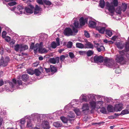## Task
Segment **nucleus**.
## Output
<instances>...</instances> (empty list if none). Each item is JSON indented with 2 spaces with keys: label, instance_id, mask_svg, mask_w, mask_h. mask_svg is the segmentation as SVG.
Instances as JSON below:
<instances>
[{
  "label": "nucleus",
  "instance_id": "f257e3e1",
  "mask_svg": "<svg viewBox=\"0 0 129 129\" xmlns=\"http://www.w3.org/2000/svg\"><path fill=\"white\" fill-rule=\"evenodd\" d=\"M104 64L106 66L113 69L117 68L115 70V72L117 74L120 73L121 72L120 70L118 68L119 66L114 60L112 59H105L104 60Z\"/></svg>",
  "mask_w": 129,
  "mask_h": 129
},
{
  "label": "nucleus",
  "instance_id": "f03ea898",
  "mask_svg": "<svg viewBox=\"0 0 129 129\" xmlns=\"http://www.w3.org/2000/svg\"><path fill=\"white\" fill-rule=\"evenodd\" d=\"M120 55H116L115 60L117 62L120 63H123L126 62V58L125 56L127 57L129 59V55L124 50H122L119 51Z\"/></svg>",
  "mask_w": 129,
  "mask_h": 129
},
{
  "label": "nucleus",
  "instance_id": "7ed1b4c3",
  "mask_svg": "<svg viewBox=\"0 0 129 129\" xmlns=\"http://www.w3.org/2000/svg\"><path fill=\"white\" fill-rule=\"evenodd\" d=\"M77 101L78 100H73L71 101L70 104H69L66 106L64 109L66 112H67V110H70L71 108L72 109L73 107L74 109H72L74 110L77 115H80L81 114V112L79 109L76 107L75 108L74 106V105L77 106V105H78V103H77Z\"/></svg>",
  "mask_w": 129,
  "mask_h": 129
},
{
  "label": "nucleus",
  "instance_id": "20e7f679",
  "mask_svg": "<svg viewBox=\"0 0 129 129\" xmlns=\"http://www.w3.org/2000/svg\"><path fill=\"white\" fill-rule=\"evenodd\" d=\"M12 82H10L9 84L12 88V90H10L11 92H12L16 89L21 88H22V82L21 80L18 79L17 80L14 78L12 80Z\"/></svg>",
  "mask_w": 129,
  "mask_h": 129
},
{
  "label": "nucleus",
  "instance_id": "39448f33",
  "mask_svg": "<svg viewBox=\"0 0 129 129\" xmlns=\"http://www.w3.org/2000/svg\"><path fill=\"white\" fill-rule=\"evenodd\" d=\"M104 102L102 100L96 101H91L90 102V108L91 109L90 112L92 113V110H94L95 108L99 109L104 106Z\"/></svg>",
  "mask_w": 129,
  "mask_h": 129
},
{
  "label": "nucleus",
  "instance_id": "423d86ee",
  "mask_svg": "<svg viewBox=\"0 0 129 129\" xmlns=\"http://www.w3.org/2000/svg\"><path fill=\"white\" fill-rule=\"evenodd\" d=\"M118 0H113V1L111 3L107 2L106 4V9L108 10L109 12L111 14V15L113 16V13L115 10L114 7H117L118 5Z\"/></svg>",
  "mask_w": 129,
  "mask_h": 129
},
{
  "label": "nucleus",
  "instance_id": "0eeeda50",
  "mask_svg": "<svg viewBox=\"0 0 129 129\" xmlns=\"http://www.w3.org/2000/svg\"><path fill=\"white\" fill-rule=\"evenodd\" d=\"M70 26L72 28L73 31L72 29L69 27H67L64 30V35L68 36H72L73 35V33H76L78 32L77 29L73 27L71 25Z\"/></svg>",
  "mask_w": 129,
  "mask_h": 129
},
{
  "label": "nucleus",
  "instance_id": "6e6552de",
  "mask_svg": "<svg viewBox=\"0 0 129 129\" xmlns=\"http://www.w3.org/2000/svg\"><path fill=\"white\" fill-rule=\"evenodd\" d=\"M98 26L96 27V29L99 32L102 34H103L106 30V28L107 25L104 23H101L98 22Z\"/></svg>",
  "mask_w": 129,
  "mask_h": 129
},
{
  "label": "nucleus",
  "instance_id": "1a4fd4ad",
  "mask_svg": "<svg viewBox=\"0 0 129 129\" xmlns=\"http://www.w3.org/2000/svg\"><path fill=\"white\" fill-rule=\"evenodd\" d=\"M82 112L85 115H87L89 112V107L88 104L87 103H85L83 104L82 107Z\"/></svg>",
  "mask_w": 129,
  "mask_h": 129
},
{
  "label": "nucleus",
  "instance_id": "9d476101",
  "mask_svg": "<svg viewBox=\"0 0 129 129\" xmlns=\"http://www.w3.org/2000/svg\"><path fill=\"white\" fill-rule=\"evenodd\" d=\"M9 60V58L8 57H6L5 59L2 57L0 60V66L4 67L6 66Z\"/></svg>",
  "mask_w": 129,
  "mask_h": 129
},
{
  "label": "nucleus",
  "instance_id": "9b49d317",
  "mask_svg": "<svg viewBox=\"0 0 129 129\" xmlns=\"http://www.w3.org/2000/svg\"><path fill=\"white\" fill-rule=\"evenodd\" d=\"M94 47L96 48L97 50L99 52L101 51H104L105 50V47L101 44L96 43L94 41Z\"/></svg>",
  "mask_w": 129,
  "mask_h": 129
},
{
  "label": "nucleus",
  "instance_id": "f8f14e48",
  "mask_svg": "<svg viewBox=\"0 0 129 129\" xmlns=\"http://www.w3.org/2000/svg\"><path fill=\"white\" fill-rule=\"evenodd\" d=\"M25 118L27 119V120H26V127L27 128L32 127L33 124L31 119V117L30 115H27L25 116Z\"/></svg>",
  "mask_w": 129,
  "mask_h": 129
},
{
  "label": "nucleus",
  "instance_id": "ddd939ff",
  "mask_svg": "<svg viewBox=\"0 0 129 129\" xmlns=\"http://www.w3.org/2000/svg\"><path fill=\"white\" fill-rule=\"evenodd\" d=\"M106 58L109 59L108 58H106L104 59L103 57L101 56L95 55L94 57V62L96 63L99 62H102Z\"/></svg>",
  "mask_w": 129,
  "mask_h": 129
},
{
  "label": "nucleus",
  "instance_id": "4468645a",
  "mask_svg": "<svg viewBox=\"0 0 129 129\" xmlns=\"http://www.w3.org/2000/svg\"><path fill=\"white\" fill-rule=\"evenodd\" d=\"M34 7L32 5H30L26 7L24 9L25 12L27 13L32 14L33 12Z\"/></svg>",
  "mask_w": 129,
  "mask_h": 129
},
{
  "label": "nucleus",
  "instance_id": "2eb2a0df",
  "mask_svg": "<svg viewBox=\"0 0 129 129\" xmlns=\"http://www.w3.org/2000/svg\"><path fill=\"white\" fill-rule=\"evenodd\" d=\"M31 118L35 122L40 118V114L36 113L32 114L31 116Z\"/></svg>",
  "mask_w": 129,
  "mask_h": 129
},
{
  "label": "nucleus",
  "instance_id": "dca6fc26",
  "mask_svg": "<svg viewBox=\"0 0 129 129\" xmlns=\"http://www.w3.org/2000/svg\"><path fill=\"white\" fill-rule=\"evenodd\" d=\"M95 94H90L87 95V97L88 98V100L89 101V107H90V102L91 101H95L96 100L95 97Z\"/></svg>",
  "mask_w": 129,
  "mask_h": 129
},
{
  "label": "nucleus",
  "instance_id": "f3484780",
  "mask_svg": "<svg viewBox=\"0 0 129 129\" xmlns=\"http://www.w3.org/2000/svg\"><path fill=\"white\" fill-rule=\"evenodd\" d=\"M123 105L121 103L115 104V110L116 112L120 111L123 108Z\"/></svg>",
  "mask_w": 129,
  "mask_h": 129
},
{
  "label": "nucleus",
  "instance_id": "a211bd4d",
  "mask_svg": "<svg viewBox=\"0 0 129 129\" xmlns=\"http://www.w3.org/2000/svg\"><path fill=\"white\" fill-rule=\"evenodd\" d=\"M87 95L85 94H82L79 98V100L80 102H87L88 100L87 99Z\"/></svg>",
  "mask_w": 129,
  "mask_h": 129
},
{
  "label": "nucleus",
  "instance_id": "6ab92c4d",
  "mask_svg": "<svg viewBox=\"0 0 129 129\" xmlns=\"http://www.w3.org/2000/svg\"><path fill=\"white\" fill-rule=\"evenodd\" d=\"M41 8L39 7L38 5H36L34 9V14H37L38 15H40L41 14Z\"/></svg>",
  "mask_w": 129,
  "mask_h": 129
},
{
  "label": "nucleus",
  "instance_id": "aec40b11",
  "mask_svg": "<svg viewBox=\"0 0 129 129\" xmlns=\"http://www.w3.org/2000/svg\"><path fill=\"white\" fill-rule=\"evenodd\" d=\"M59 58L57 57L55 58H50L49 59V62L55 64L56 63H58L59 62Z\"/></svg>",
  "mask_w": 129,
  "mask_h": 129
},
{
  "label": "nucleus",
  "instance_id": "412c9836",
  "mask_svg": "<svg viewBox=\"0 0 129 129\" xmlns=\"http://www.w3.org/2000/svg\"><path fill=\"white\" fill-rule=\"evenodd\" d=\"M18 10L17 12V14H22L24 13V9L23 6L20 5L18 6L17 8Z\"/></svg>",
  "mask_w": 129,
  "mask_h": 129
},
{
  "label": "nucleus",
  "instance_id": "4be33fe9",
  "mask_svg": "<svg viewBox=\"0 0 129 129\" xmlns=\"http://www.w3.org/2000/svg\"><path fill=\"white\" fill-rule=\"evenodd\" d=\"M84 48L93 49L94 46L93 44L91 42L88 41L86 42V43L84 44Z\"/></svg>",
  "mask_w": 129,
  "mask_h": 129
},
{
  "label": "nucleus",
  "instance_id": "5701e85b",
  "mask_svg": "<svg viewBox=\"0 0 129 129\" xmlns=\"http://www.w3.org/2000/svg\"><path fill=\"white\" fill-rule=\"evenodd\" d=\"M87 19L85 18L84 19L83 17H81L79 20L80 24L81 26L84 25L85 23L87 22Z\"/></svg>",
  "mask_w": 129,
  "mask_h": 129
},
{
  "label": "nucleus",
  "instance_id": "b1692460",
  "mask_svg": "<svg viewBox=\"0 0 129 129\" xmlns=\"http://www.w3.org/2000/svg\"><path fill=\"white\" fill-rule=\"evenodd\" d=\"M96 23L95 22L92 20H90L89 22L88 25L90 27L94 28L96 27Z\"/></svg>",
  "mask_w": 129,
  "mask_h": 129
},
{
  "label": "nucleus",
  "instance_id": "393cba45",
  "mask_svg": "<svg viewBox=\"0 0 129 129\" xmlns=\"http://www.w3.org/2000/svg\"><path fill=\"white\" fill-rule=\"evenodd\" d=\"M115 45L119 49H122L124 47V45L120 42H117L115 43Z\"/></svg>",
  "mask_w": 129,
  "mask_h": 129
},
{
  "label": "nucleus",
  "instance_id": "a878e982",
  "mask_svg": "<svg viewBox=\"0 0 129 129\" xmlns=\"http://www.w3.org/2000/svg\"><path fill=\"white\" fill-rule=\"evenodd\" d=\"M28 49L27 45L24 44H20V51L21 52L27 50Z\"/></svg>",
  "mask_w": 129,
  "mask_h": 129
},
{
  "label": "nucleus",
  "instance_id": "bb28decb",
  "mask_svg": "<svg viewBox=\"0 0 129 129\" xmlns=\"http://www.w3.org/2000/svg\"><path fill=\"white\" fill-rule=\"evenodd\" d=\"M21 78L22 80L24 82H26L28 80L29 77L27 74H25L22 75Z\"/></svg>",
  "mask_w": 129,
  "mask_h": 129
},
{
  "label": "nucleus",
  "instance_id": "cd10ccee",
  "mask_svg": "<svg viewBox=\"0 0 129 129\" xmlns=\"http://www.w3.org/2000/svg\"><path fill=\"white\" fill-rule=\"evenodd\" d=\"M53 125L56 127H59L62 125V123L59 121H57L54 122L53 123Z\"/></svg>",
  "mask_w": 129,
  "mask_h": 129
},
{
  "label": "nucleus",
  "instance_id": "c85d7f7f",
  "mask_svg": "<svg viewBox=\"0 0 129 129\" xmlns=\"http://www.w3.org/2000/svg\"><path fill=\"white\" fill-rule=\"evenodd\" d=\"M50 71L52 72V74H53L57 71L56 67L53 65H50Z\"/></svg>",
  "mask_w": 129,
  "mask_h": 129
},
{
  "label": "nucleus",
  "instance_id": "c756f323",
  "mask_svg": "<svg viewBox=\"0 0 129 129\" xmlns=\"http://www.w3.org/2000/svg\"><path fill=\"white\" fill-rule=\"evenodd\" d=\"M39 51L41 53H46L48 52V50L45 48L40 47L39 49Z\"/></svg>",
  "mask_w": 129,
  "mask_h": 129
},
{
  "label": "nucleus",
  "instance_id": "7c9ffc66",
  "mask_svg": "<svg viewBox=\"0 0 129 129\" xmlns=\"http://www.w3.org/2000/svg\"><path fill=\"white\" fill-rule=\"evenodd\" d=\"M107 109L108 111L111 112H113L115 111V107L114 108L111 105H109L107 107Z\"/></svg>",
  "mask_w": 129,
  "mask_h": 129
},
{
  "label": "nucleus",
  "instance_id": "2f4dec72",
  "mask_svg": "<svg viewBox=\"0 0 129 129\" xmlns=\"http://www.w3.org/2000/svg\"><path fill=\"white\" fill-rule=\"evenodd\" d=\"M76 47L82 49L84 48V45L83 44L80 43H76Z\"/></svg>",
  "mask_w": 129,
  "mask_h": 129
},
{
  "label": "nucleus",
  "instance_id": "473e14b6",
  "mask_svg": "<svg viewBox=\"0 0 129 129\" xmlns=\"http://www.w3.org/2000/svg\"><path fill=\"white\" fill-rule=\"evenodd\" d=\"M128 41L125 42V48L126 51H129V37L128 38Z\"/></svg>",
  "mask_w": 129,
  "mask_h": 129
},
{
  "label": "nucleus",
  "instance_id": "72a5a7b5",
  "mask_svg": "<svg viewBox=\"0 0 129 129\" xmlns=\"http://www.w3.org/2000/svg\"><path fill=\"white\" fill-rule=\"evenodd\" d=\"M127 7V5L126 4L124 3H122V6L121 8L122 11L124 12L125 11Z\"/></svg>",
  "mask_w": 129,
  "mask_h": 129
},
{
  "label": "nucleus",
  "instance_id": "f704fd0d",
  "mask_svg": "<svg viewBox=\"0 0 129 129\" xmlns=\"http://www.w3.org/2000/svg\"><path fill=\"white\" fill-rule=\"evenodd\" d=\"M26 119H25V116L24 118L21 119L20 121V123L21 124L20 125L21 128L22 127V126L24 125L25 122V120Z\"/></svg>",
  "mask_w": 129,
  "mask_h": 129
},
{
  "label": "nucleus",
  "instance_id": "c9c22d12",
  "mask_svg": "<svg viewBox=\"0 0 129 129\" xmlns=\"http://www.w3.org/2000/svg\"><path fill=\"white\" fill-rule=\"evenodd\" d=\"M99 6L102 8H104L105 5V2L104 0H100V1Z\"/></svg>",
  "mask_w": 129,
  "mask_h": 129
},
{
  "label": "nucleus",
  "instance_id": "e433bc0d",
  "mask_svg": "<svg viewBox=\"0 0 129 129\" xmlns=\"http://www.w3.org/2000/svg\"><path fill=\"white\" fill-rule=\"evenodd\" d=\"M43 126H45L46 127L45 128L46 129H48L49 128V123L48 121H43Z\"/></svg>",
  "mask_w": 129,
  "mask_h": 129
},
{
  "label": "nucleus",
  "instance_id": "4c0bfd02",
  "mask_svg": "<svg viewBox=\"0 0 129 129\" xmlns=\"http://www.w3.org/2000/svg\"><path fill=\"white\" fill-rule=\"evenodd\" d=\"M106 34L109 37H111L112 35V33L111 30L106 29L105 30Z\"/></svg>",
  "mask_w": 129,
  "mask_h": 129
},
{
  "label": "nucleus",
  "instance_id": "58836bf2",
  "mask_svg": "<svg viewBox=\"0 0 129 129\" xmlns=\"http://www.w3.org/2000/svg\"><path fill=\"white\" fill-rule=\"evenodd\" d=\"M79 22L77 20H74V22L73 23L74 27L73 25H72V26L73 27L77 29L79 25Z\"/></svg>",
  "mask_w": 129,
  "mask_h": 129
},
{
  "label": "nucleus",
  "instance_id": "ea45409f",
  "mask_svg": "<svg viewBox=\"0 0 129 129\" xmlns=\"http://www.w3.org/2000/svg\"><path fill=\"white\" fill-rule=\"evenodd\" d=\"M94 53L93 51L91 50H89L87 52H86V53L88 56H90L92 55Z\"/></svg>",
  "mask_w": 129,
  "mask_h": 129
},
{
  "label": "nucleus",
  "instance_id": "a19ab883",
  "mask_svg": "<svg viewBox=\"0 0 129 129\" xmlns=\"http://www.w3.org/2000/svg\"><path fill=\"white\" fill-rule=\"evenodd\" d=\"M14 49L17 52L19 50L20 51V44H16L14 46Z\"/></svg>",
  "mask_w": 129,
  "mask_h": 129
},
{
  "label": "nucleus",
  "instance_id": "79ce46f5",
  "mask_svg": "<svg viewBox=\"0 0 129 129\" xmlns=\"http://www.w3.org/2000/svg\"><path fill=\"white\" fill-rule=\"evenodd\" d=\"M102 108H101V109L100 110V111L103 114H106L107 113V111L105 107H102Z\"/></svg>",
  "mask_w": 129,
  "mask_h": 129
},
{
  "label": "nucleus",
  "instance_id": "37998d69",
  "mask_svg": "<svg viewBox=\"0 0 129 129\" xmlns=\"http://www.w3.org/2000/svg\"><path fill=\"white\" fill-rule=\"evenodd\" d=\"M122 11V10L121 8V7H119L116 9V13L120 14L121 13V11Z\"/></svg>",
  "mask_w": 129,
  "mask_h": 129
},
{
  "label": "nucleus",
  "instance_id": "c03bdc74",
  "mask_svg": "<svg viewBox=\"0 0 129 129\" xmlns=\"http://www.w3.org/2000/svg\"><path fill=\"white\" fill-rule=\"evenodd\" d=\"M69 118H68V119ZM61 120L64 123H66L68 120V118H67L64 116H62L60 118Z\"/></svg>",
  "mask_w": 129,
  "mask_h": 129
},
{
  "label": "nucleus",
  "instance_id": "a18cd8bd",
  "mask_svg": "<svg viewBox=\"0 0 129 129\" xmlns=\"http://www.w3.org/2000/svg\"><path fill=\"white\" fill-rule=\"evenodd\" d=\"M75 115L74 113L72 111H70L69 114L68 115V118H74L75 117Z\"/></svg>",
  "mask_w": 129,
  "mask_h": 129
},
{
  "label": "nucleus",
  "instance_id": "49530a36",
  "mask_svg": "<svg viewBox=\"0 0 129 129\" xmlns=\"http://www.w3.org/2000/svg\"><path fill=\"white\" fill-rule=\"evenodd\" d=\"M103 99H104L105 101L107 103L109 102L111 100L110 98H108L104 96L103 97Z\"/></svg>",
  "mask_w": 129,
  "mask_h": 129
},
{
  "label": "nucleus",
  "instance_id": "de8ad7c7",
  "mask_svg": "<svg viewBox=\"0 0 129 129\" xmlns=\"http://www.w3.org/2000/svg\"><path fill=\"white\" fill-rule=\"evenodd\" d=\"M27 71L28 74L31 75H33L35 73L34 71L31 69L27 70Z\"/></svg>",
  "mask_w": 129,
  "mask_h": 129
},
{
  "label": "nucleus",
  "instance_id": "09e8293b",
  "mask_svg": "<svg viewBox=\"0 0 129 129\" xmlns=\"http://www.w3.org/2000/svg\"><path fill=\"white\" fill-rule=\"evenodd\" d=\"M51 47L53 49L56 48L57 46H58L57 44L54 42H52L51 44Z\"/></svg>",
  "mask_w": 129,
  "mask_h": 129
},
{
  "label": "nucleus",
  "instance_id": "8fccbe9b",
  "mask_svg": "<svg viewBox=\"0 0 129 129\" xmlns=\"http://www.w3.org/2000/svg\"><path fill=\"white\" fill-rule=\"evenodd\" d=\"M43 1L46 5L48 6H50L52 4L51 2L49 0H43Z\"/></svg>",
  "mask_w": 129,
  "mask_h": 129
},
{
  "label": "nucleus",
  "instance_id": "3c124183",
  "mask_svg": "<svg viewBox=\"0 0 129 129\" xmlns=\"http://www.w3.org/2000/svg\"><path fill=\"white\" fill-rule=\"evenodd\" d=\"M34 74H35L37 76H39L41 73L37 69H35L34 70Z\"/></svg>",
  "mask_w": 129,
  "mask_h": 129
},
{
  "label": "nucleus",
  "instance_id": "603ef678",
  "mask_svg": "<svg viewBox=\"0 0 129 129\" xmlns=\"http://www.w3.org/2000/svg\"><path fill=\"white\" fill-rule=\"evenodd\" d=\"M129 113V112L128 110V109H125L124 110H122L121 112V114L123 115L127 114H128Z\"/></svg>",
  "mask_w": 129,
  "mask_h": 129
},
{
  "label": "nucleus",
  "instance_id": "864d4df0",
  "mask_svg": "<svg viewBox=\"0 0 129 129\" xmlns=\"http://www.w3.org/2000/svg\"><path fill=\"white\" fill-rule=\"evenodd\" d=\"M40 45L38 43H36L35 45L34 51H36L39 48Z\"/></svg>",
  "mask_w": 129,
  "mask_h": 129
},
{
  "label": "nucleus",
  "instance_id": "5fc2aeb1",
  "mask_svg": "<svg viewBox=\"0 0 129 129\" xmlns=\"http://www.w3.org/2000/svg\"><path fill=\"white\" fill-rule=\"evenodd\" d=\"M72 43L71 41H69L68 43L67 46L68 48H70L72 47Z\"/></svg>",
  "mask_w": 129,
  "mask_h": 129
},
{
  "label": "nucleus",
  "instance_id": "6e6d98bb",
  "mask_svg": "<svg viewBox=\"0 0 129 129\" xmlns=\"http://www.w3.org/2000/svg\"><path fill=\"white\" fill-rule=\"evenodd\" d=\"M16 2L13 1L9 3L8 4V5L10 6H12L16 4Z\"/></svg>",
  "mask_w": 129,
  "mask_h": 129
},
{
  "label": "nucleus",
  "instance_id": "4d7b16f0",
  "mask_svg": "<svg viewBox=\"0 0 129 129\" xmlns=\"http://www.w3.org/2000/svg\"><path fill=\"white\" fill-rule=\"evenodd\" d=\"M95 97H96L97 99L98 100H101L102 99H103V97H104V96H102L101 95H96L95 94Z\"/></svg>",
  "mask_w": 129,
  "mask_h": 129
},
{
  "label": "nucleus",
  "instance_id": "13d9d810",
  "mask_svg": "<svg viewBox=\"0 0 129 129\" xmlns=\"http://www.w3.org/2000/svg\"><path fill=\"white\" fill-rule=\"evenodd\" d=\"M84 35L85 37L87 38H89L90 37V35L86 31H84Z\"/></svg>",
  "mask_w": 129,
  "mask_h": 129
},
{
  "label": "nucleus",
  "instance_id": "bf43d9fd",
  "mask_svg": "<svg viewBox=\"0 0 129 129\" xmlns=\"http://www.w3.org/2000/svg\"><path fill=\"white\" fill-rule=\"evenodd\" d=\"M66 57L65 56L63 55L61 56L60 57V60L61 62L63 61L64 60Z\"/></svg>",
  "mask_w": 129,
  "mask_h": 129
},
{
  "label": "nucleus",
  "instance_id": "052dcab7",
  "mask_svg": "<svg viewBox=\"0 0 129 129\" xmlns=\"http://www.w3.org/2000/svg\"><path fill=\"white\" fill-rule=\"evenodd\" d=\"M78 53L80 55H83L86 54V51H80L78 52Z\"/></svg>",
  "mask_w": 129,
  "mask_h": 129
},
{
  "label": "nucleus",
  "instance_id": "680f3d73",
  "mask_svg": "<svg viewBox=\"0 0 129 129\" xmlns=\"http://www.w3.org/2000/svg\"><path fill=\"white\" fill-rule=\"evenodd\" d=\"M69 56L71 59L74 58L75 57V56L73 53L71 52L69 53Z\"/></svg>",
  "mask_w": 129,
  "mask_h": 129
},
{
  "label": "nucleus",
  "instance_id": "e2e57ef3",
  "mask_svg": "<svg viewBox=\"0 0 129 129\" xmlns=\"http://www.w3.org/2000/svg\"><path fill=\"white\" fill-rule=\"evenodd\" d=\"M5 38L6 41L8 42H9L11 39L10 37L8 36H6Z\"/></svg>",
  "mask_w": 129,
  "mask_h": 129
},
{
  "label": "nucleus",
  "instance_id": "0e129e2a",
  "mask_svg": "<svg viewBox=\"0 0 129 129\" xmlns=\"http://www.w3.org/2000/svg\"><path fill=\"white\" fill-rule=\"evenodd\" d=\"M6 34L7 33L5 31H3L2 33V36L3 38H5V37L6 36Z\"/></svg>",
  "mask_w": 129,
  "mask_h": 129
},
{
  "label": "nucleus",
  "instance_id": "69168bd1",
  "mask_svg": "<svg viewBox=\"0 0 129 129\" xmlns=\"http://www.w3.org/2000/svg\"><path fill=\"white\" fill-rule=\"evenodd\" d=\"M36 2L39 4L43 5V4L42 0H36Z\"/></svg>",
  "mask_w": 129,
  "mask_h": 129
},
{
  "label": "nucleus",
  "instance_id": "338daca9",
  "mask_svg": "<svg viewBox=\"0 0 129 129\" xmlns=\"http://www.w3.org/2000/svg\"><path fill=\"white\" fill-rule=\"evenodd\" d=\"M56 43L57 44V46H59L60 45L59 40V38H57L56 39Z\"/></svg>",
  "mask_w": 129,
  "mask_h": 129
},
{
  "label": "nucleus",
  "instance_id": "774afa93",
  "mask_svg": "<svg viewBox=\"0 0 129 129\" xmlns=\"http://www.w3.org/2000/svg\"><path fill=\"white\" fill-rule=\"evenodd\" d=\"M117 38V36H115L112 38L111 39L113 41H115Z\"/></svg>",
  "mask_w": 129,
  "mask_h": 129
}]
</instances>
